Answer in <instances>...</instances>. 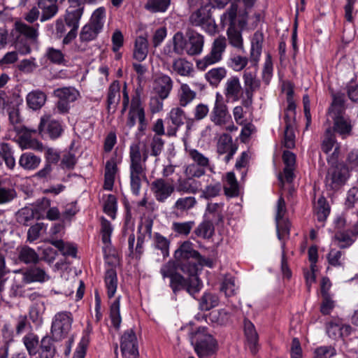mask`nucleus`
<instances>
[{"mask_svg": "<svg viewBox=\"0 0 358 358\" xmlns=\"http://www.w3.org/2000/svg\"><path fill=\"white\" fill-rule=\"evenodd\" d=\"M178 266L174 262L169 261L164 264L160 269L162 277L170 279V287L173 292L176 294L178 292L185 289L192 296L198 293L203 284L196 274L187 273L188 278H185L178 273Z\"/></svg>", "mask_w": 358, "mask_h": 358, "instance_id": "f257e3e1", "label": "nucleus"}, {"mask_svg": "<svg viewBox=\"0 0 358 358\" xmlns=\"http://www.w3.org/2000/svg\"><path fill=\"white\" fill-rule=\"evenodd\" d=\"M130 186L131 189L135 195H138L141 188V184L146 178L145 162L148 158V154L141 152L138 144H132L130 146Z\"/></svg>", "mask_w": 358, "mask_h": 358, "instance_id": "f03ea898", "label": "nucleus"}, {"mask_svg": "<svg viewBox=\"0 0 358 358\" xmlns=\"http://www.w3.org/2000/svg\"><path fill=\"white\" fill-rule=\"evenodd\" d=\"M192 345L200 358H208L213 355L217 349V341L206 327H199L189 334Z\"/></svg>", "mask_w": 358, "mask_h": 358, "instance_id": "7ed1b4c3", "label": "nucleus"}, {"mask_svg": "<svg viewBox=\"0 0 358 358\" xmlns=\"http://www.w3.org/2000/svg\"><path fill=\"white\" fill-rule=\"evenodd\" d=\"M199 252L192 248V244L189 241L184 242L174 253V257L178 266L183 273L196 274L197 264L196 259L199 257Z\"/></svg>", "mask_w": 358, "mask_h": 358, "instance_id": "20e7f679", "label": "nucleus"}, {"mask_svg": "<svg viewBox=\"0 0 358 358\" xmlns=\"http://www.w3.org/2000/svg\"><path fill=\"white\" fill-rule=\"evenodd\" d=\"M73 322L72 314L64 311L57 313L53 317L51 326V335L55 341H61L69 333Z\"/></svg>", "mask_w": 358, "mask_h": 358, "instance_id": "39448f33", "label": "nucleus"}, {"mask_svg": "<svg viewBox=\"0 0 358 358\" xmlns=\"http://www.w3.org/2000/svg\"><path fill=\"white\" fill-rule=\"evenodd\" d=\"M226 47L227 42L224 37L220 36L215 39L210 52L196 62L197 69L200 71H205L208 66L219 62L222 59Z\"/></svg>", "mask_w": 358, "mask_h": 358, "instance_id": "423d86ee", "label": "nucleus"}, {"mask_svg": "<svg viewBox=\"0 0 358 358\" xmlns=\"http://www.w3.org/2000/svg\"><path fill=\"white\" fill-rule=\"evenodd\" d=\"M349 169L343 162L331 165L327 176L326 184L331 189H338L343 186L349 178Z\"/></svg>", "mask_w": 358, "mask_h": 358, "instance_id": "0eeeda50", "label": "nucleus"}, {"mask_svg": "<svg viewBox=\"0 0 358 358\" xmlns=\"http://www.w3.org/2000/svg\"><path fill=\"white\" fill-rule=\"evenodd\" d=\"M53 94L58 99L56 110L59 113L65 114L70 109L69 103L80 97V92L73 87H64L54 90Z\"/></svg>", "mask_w": 358, "mask_h": 358, "instance_id": "6e6552de", "label": "nucleus"}, {"mask_svg": "<svg viewBox=\"0 0 358 358\" xmlns=\"http://www.w3.org/2000/svg\"><path fill=\"white\" fill-rule=\"evenodd\" d=\"M221 21L229 27L238 26L243 29L247 24L248 13L245 9L239 8L236 2H233L221 16Z\"/></svg>", "mask_w": 358, "mask_h": 358, "instance_id": "1a4fd4ad", "label": "nucleus"}, {"mask_svg": "<svg viewBox=\"0 0 358 358\" xmlns=\"http://www.w3.org/2000/svg\"><path fill=\"white\" fill-rule=\"evenodd\" d=\"M14 131L16 133V141L22 149H32L40 152L43 150L42 143L31 138L32 134H35L36 130L29 129L22 125H15Z\"/></svg>", "mask_w": 358, "mask_h": 358, "instance_id": "9d476101", "label": "nucleus"}, {"mask_svg": "<svg viewBox=\"0 0 358 358\" xmlns=\"http://www.w3.org/2000/svg\"><path fill=\"white\" fill-rule=\"evenodd\" d=\"M210 119L215 126L220 127H223L231 122V116L228 106L223 101L222 96L219 92L216 94L214 106L210 114Z\"/></svg>", "mask_w": 358, "mask_h": 358, "instance_id": "9b49d317", "label": "nucleus"}, {"mask_svg": "<svg viewBox=\"0 0 358 358\" xmlns=\"http://www.w3.org/2000/svg\"><path fill=\"white\" fill-rule=\"evenodd\" d=\"M223 94L227 103H235L244 99L243 87L238 76H232L228 78L223 86Z\"/></svg>", "mask_w": 358, "mask_h": 358, "instance_id": "f8f14e48", "label": "nucleus"}, {"mask_svg": "<svg viewBox=\"0 0 358 358\" xmlns=\"http://www.w3.org/2000/svg\"><path fill=\"white\" fill-rule=\"evenodd\" d=\"M120 350L123 358H138V342L133 329L125 331L120 338Z\"/></svg>", "mask_w": 358, "mask_h": 358, "instance_id": "ddd939ff", "label": "nucleus"}, {"mask_svg": "<svg viewBox=\"0 0 358 358\" xmlns=\"http://www.w3.org/2000/svg\"><path fill=\"white\" fill-rule=\"evenodd\" d=\"M243 79L244 82V99L242 100V105L248 108L253 103L254 94L260 89L261 81L255 73L247 71L244 72Z\"/></svg>", "mask_w": 358, "mask_h": 358, "instance_id": "4468645a", "label": "nucleus"}, {"mask_svg": "<svg viewBox=\"0 0 358 358\" xmlns=\"http://www.w3.org/2000/svg\"><path fill=\"white\" fill-rule=\"evenodd\" d=\"M176 187L173 181L159 178L150 184V191L157 201L164 203L175 192Z\"/></svg>", "mask_w": 358, "mask_h": 358, "instance_id": "2eb2a0df", "label": "nucleus"}, {"mask_svg": "<svg viewBox=\"0 0 358 358\" xmlns=\"http://www.w3.org/2000/svg\"><path fill=\"white\" fill-rule=\"evenodd\" d=\"M136 119L139 122V131L144 133L148 126V122L145 120V111L138 96L133 97L131 99L127 125L130 128L133 127L136 124Z\"/></svg>", "mask_w": 358, "mask_h": 358, "instance_id": "dca6fc26", "label": "nucleus"}, {"mask_svg": "<svg viewBox=\"0 0 358 358\" xmlns=\"http://www.w3.org/2000/svg\"><path fill=\"white\" fill-rule=\"evenodd\" d=\"M189 22L194 27H205L210 32H215V24L210 19V15L205 7L201 6L192 12L189 17Z\"/></svg>", "mask_w": 358, "mask_h": 358, "instance_id": "f3484780", "label": "nucleus"}, {"mask_svg": "<svg viewBox=\"0 0 358 358\" xmlns=\"http://www.w3.org/2000/svg\"><path fill=\"white\" fill-rule=\"evenodd\" d=\"M69 3L65 15V22L69 27L78 28L84 11V4L78 0H69Z\"/></svg>", "mask_w": 358, "mask_h": 358, "instance_id": "a211bd4d", "label": "nucleus"}, {"mask_svg": "<svg viewBox=\"0 0 358 358\" xmlns=\"http://www.w3.org/2000/svg\"><path fill=\"white\" fill-rule=\"evenodd\" d=\"M238 147L233 143L231 136L226 133L222 134L217 142V152L219 155L226 154L224 162L228 163L236 153Z\"/></svg>", "mask_w": 358, "mask_h": 358, "instance_id": "6ab92c4d", "label": "nucleus"}, {"mask_svg": "<svg viewBox=\"0 0 358 358\" xmlns=\"http://www.w3.org/2000/svg\"><path fill=\"white\" fill-rule=\"evenodd\" d=\"M168 119L171 124L167 126L166 135L176 136L178 129L184 124L185 113L180 106L173 108L168 114Z\"/></svg>", "mask_w": 358, "mask_h": 358, "instance_id": "aec40b11", "label": "nucleus"}, {"mask_svg": "<svg viewBox=\"0 0 358 358\" xmlns=\"http://www.w3.org/2000/svg\"><path fill=\"white\" fill-rule=\"evenodd\" d=\"M187 37L186 54L192 57L200 55L204 45V37L195 31L188 32Z\"/></svg>", "mask_w": 358, "mask_h": 358, "instance_id": "412c9836", "label": "nucleus"}, {"mask_svg": "<svg viewBox=\"0 0 358 358\" xmlns=\"http://www.w3.org/2000/svg\"><path fill=\"white\" fill-rule=\"evenodd\" d=\"M50 279L45 270L40 266H34L22 272V282L29 284L31 282L43 283Z\"/></svg>", "mask_w": 358, "mask_h": 358, "instance_id": "4be33fe9", "label": "nucleus"}, {"mask_svg": "<svg viewBox=\"0 0 358 358\" xmlns=\"http://www.w3.org/2000/svg\"><path fill=\"white\" fill-rule=\"evenodd\" d=\"M120 101V84L117 80L113 81L109 86L107 93V110L114 113Z\"/></svg>", "mask_w": 358, "mask_h": 358, "instance_id": "5701e85b", "label": "nucleus"}, {"mask_svg": "<svg viewBox=\"0 0 358 358\" xmlns=\"http://www.w3.org/2000/svg\"><path fill=\"white\" fill-rule=\"evenodd\" d=\"M172 88L173 80L167 75H162L155 80L154 90L162 100L169 96Z\"/></svg>", "mask_w": 358, "mask_h": 358, "instance_id": "b1692460", "label": "nucleus"}, {"mask_svg": "<svg viewBox=\"0 0 358 358\" xmlns=\"http://www.w3.org/2000/svg\"><path fill=\"white\" fill-rule=\"evenodd\" d=\"M171 73L182 77H189L194 72L193 64L183 57H177L173 60Z\"/></svg>", "mask_w": 358, "mask_h": 358, "instance_id": "393cba45", "label": "nucleus"}, {"mask_svg": "<svg viewBox=\"0 0 358 358\" xmlns=\"http://www.w3.org/2000/svg\"><path fill=\"white\" fill-rule=\"evenodd\" d=\"M38 131L40 133L45 131L51 138H57L61 135L62 128L58 121L50 120L49 117H43L41 119Z\"/></svg>", "mask_w": 358, "mask_h": 358, "instance_id": "a878e982", "label": "nucleus"}, {"mask_svg": "<svg viewBox=\"0 0 358 358\" xmlns=\"http://www.w3.org/2000/svg\"><path fill=\"white\" fill-rule=\"evenodd\" d=\"M38 24L30 26L22 22L15 23V29L21 37L24 36L30 43H36L38 37Z\"/></svg>", "mask_w": 358, "mask_h": 358, "instance_id": "bb28decb", "label": "nucleus"}, {"mask_svg": "<svg viewBox=\"0 0 358 358\" xmlns=\"http://www.w3.org/2000/svg\"><path fill=\"white\" fill-rule=\"evenodd\" d=\"M333 131L338 134L342 138H346L352 135L353 125L349 118L337 117L333 120Z\"/></svg>", "mask_w": 358, "mask_h": 358, "instance_id": "cd10ccee", "label": "nucleus"}, {"mask_svg": "<svg viewBox=\"0 0 358 358\" xmlns=\"http://www.w3.org/2000/svg\"><path fill=\"white\" fill-rule=\"evenodd\" d=\"M58 0H38V6L41 10V21L53 17L58 12Z\"/></svg>", "mask_w": 358, "mask_h": 358, "instance_id": "c85d7f7f", "label": "nucleus"}, {"mask_svg": "<svg viewBox=\"0 0 358 358\" xmlns=\"http://www.w3.org/2000/svg\"><path fill=\"white\" fill-rule=\"evenodd\" d=\"M333 101L329 109V113L332 119L337 117H344L345 112V95L342 93L332 94Z\"/></svg>", "mask_w": 358, "mask_h": 358, "instance_id": "c756f323", "label": "nucleus"}, {"mask_svg": "<svg viewBox=\"0 0 358 358\" xmlns=\"http://www.w3.org/2000/svg\"><path fill=\"white\" fill-rule=\"evenodd\" d=\"M41 163V158L31 152L22 154L19 159V165L25 171H34Z\"/></svg>", "mask_w": 358, "mask_h": 358, "instance_id": "7c9ffc66", "label": "nucleus"}, {"mask_svg": "<svg viewBox=\"0 0 358 358\" xmlns=\"http://www.w3.org/2000/svg\"><path fill=\"white\" fill-rule=\"evenodd\" d=\"M243 327L245 336L250 351L252 354H255L258 343V334L256 331L255 327L254 324L247 319L244 320Z\"/></svg>", "mask_w": 358, "mask_h": 358, "instance_id": "2f4dec72", "label": "nucleus"}, {"mask_svg": "<svg viewBox=\"0 0 358 358\" xmlns=\"http://www.w3.org/2000/svg\"><path fill=\"white\" fill-rule=\"evenodd\" d=\"M223 189L225 195L227 196L235 197L238 196L240 187L234 173H227L223 182Z\"/></svg>", "mask_w": 358, "mask_h": 358, "instance_id": "473e14b6", "label": "nucleus"}, {"mask_svg": "<svg viewBox=\"0 0 358 358\" xmlns=\"http://www.w3.org/2000/svg\"><path fill=\"white\" fill-rule=\"evenodd\" d=\"M196 96V92L192 90L187 83H182L178 91V99L180 107H186Z\"/></svg>", "mask_w": 358, "mask_h": 358, "instance_id": "72a5a7b5", "label": "nucleus"}, {"mask_svg": "<svg viewBox=\"0 0 358 358\" xmlns=\"http://www.w3.org/2000/svg\"><path fill=\"white\" fill-rule=\"evenodd\" d=\"M117 172V166L116 160L114 158L110 159L106 163L105 167V180H104V188L108 190H111L114 181L115 177Z\"/></svg>", "mask_w": 358, "mask_h": 358, "instance_id": "f704fd0d", "label": "nucleus"}, {"mask_svg": "<svg viewBox=\"0 0 358 358\" xmlns=\"http://www.w3.org/2000/svg\"><path fill=\"white\" fill-rule=\"evenodd\" d=\"M148 53V39L143 36L136 38L133 52V57L138 62L143 61Z\"/></svg>", "mask_w": 358, "mask_h": 358, "instance_id": "c9c22d12", "label": "nucleus"}, {"mask_svg": "<svg viewBox=\"0 0 358 358\" xmlns=\"http://www.w3.org/2000/svg\"><path fill=\"white\" fill-rule=\"evenodd\" d=\"M186 151L194 164L208 169L211 173H215L214 166L210 164L208 157L196 149H186Z\"/></svg>", "mask_w": 358, "mask_h": 358, "instance_id": "e433bc0d", "label": "nucleus"}, {"mask_svg": "<svg viewBox=\"0 0 358 358\" xmlns=\"http://www.w3.org/2000/svg\"><path fill=\"white\" fill-rule=\"evenodd\" d=\"M46 94L40 90H34L27 96V103L32 110L40 109L46 101Z\"/></svg>", "mask_w": 358, "mask_h": 358, "instance_id": "4c0bfd02", "label": "nucleus"}, {"mask_svg": "<svg viewBox=\"0 0 358 358\" xmlns=\"http://www.w3.org/2000/svg\"><path fill=\"white\" fill-rule=\"evenodd\" d=\"M196 182L189 177L179 178L177 180L176 190L184 194H196L199 192Z\"/></svg>", "mask_w": 358, "mask_h": 358, "instance_id": "58836bf2", "label": "nucleus"}, {"mask_svg": "<svg viewBox=\"0 0 358 358\" xmlns=\"http://www.w3.org/2000/svg\"><path fill=\"white\" fill-rule=\"evenodd\" d=\"M227 71L224 67L213 68L205 75V78L213 87H217L227 76Z\"/></svg>", "mask_w": 358, "mask_h": 358, "instance_id": "ea45409f", "label": "nucleus"}, {"mask_svg": "<svg viewBox=\"0 0 358 358\" xmlns=\"http://www.w3.org/2000/svg\"><path fill=\"white\" fill-rule=\"evenodd\" d=\"M263 41V34L261 31H256L254 34L252 40V46L250 51V59L255 63H257L259 61V57L262 53Z\"/></svg>", "mask_w": 358, "mask_h": 358, "instance_id": "a19ab883", "label": "nucleus"}, {"mask_svg": "<svg viewBox=\"0 0 358 358\" xmlns=\"http://www.w3.org/2000/svg\"><path fill=\"white\" fill-rule=\"evenodd\" d=\"M285 129L282 143L287 148L292 149L295 146V135L294 132V122L289 119V115L285 117Z\"/></svg>", "mask_w": 358, "mask_h": 358, "instance_id": "79ce46f5", "label": "nucleus"}, {"mask_svg": "<svg viewBox=\"0 0 358 358\" xmlns=\"http://www.w3.org/2000/svg\"><path fill=\"white\" fill-rule=\"evenodd\" d=\"M18 259L26 264H37L39 256L33 248L25 245L19 249Z\"/></svg>", "mask_w": 358, "mask_h": 358, "instance_id": "37998d69", "label": "nucleus"}, {"mask_svg": "<svg viewBox=\"0 0 358 358\" xmlns=\"http://www.w3.org/2000/svg\"><path fill=\"white\" fill-rule=\"evenodd\" d=\"M205 215L209 218H211L210 221L212 222H222L223 220V203H208Z\"/></svg>", "mask_w": 358, "mask_h": 358, "instance_id": "c03bdc74", "label": "nucleus"}, {"mask_svg": "<svg viewBox=\"0 0 358 358\" xmlns=\"http://www.w3.org/2000/svg\"><path fill=\"white\" fill-rule=\"evenodd\" d=\"M120 297L118 296L110 305L109 315L113 324V326L116 329H119L122 322V318L120 315Z\"/></svg>", "mask_w": 358, "mask_h": 358, "instance_id": "a18cd8bd", "label": "nucleus"}, {"mask_svg": "<svg viewBox=\"0 0 358 358\" xmlns=\"http://www.w3.org/2000/svg\"><path fill=\"white\" fill-rule=\"evenodd\" d=\"M241 28L238 29L237 26L229 27L227 34L229 44L238 49H243V41L241 34Z\"/></svg>", "mask_w": 358, "mask_h": 358, "instance_id": "49530a36", "label": "nucleus"}, {"mask_svg": "<svg viewBox=\"0 0 358 358\" xmlns=\"http://www.w3.org/2000/svg\"><path fill=\"white\" fill-rule=\"evenodd\" d=\"M196 204L197 201L194 196H187L178 198L173 205V208L180 212H187Z\"/></svg>", "mask_w": 358, "mask_h": 358, "instance_id": "de8ad7c7", "label": "nucleus"}, {"mask_svg": "<svg viewBox=\"0 0 358 358\" xmlns=\"http://www.w3.org/2000/svg\"><path fill=\"white\" fill-rule=\"evenodd\" d=\"M349 325H342L336 322H331L327 324V332L330 337L336 338L343 336L344 333L348 335L350 331Z\"/></svg>", "mask_w": 358, "mask_h": 358, "instance_id": "09e8293b", "label": "nucleus"}, {"mask_svg": "<svg viewBox=\"0 0 358 358\" xmlns=\"http://www.w3.org/2000/svg\"><path fill=\"white\" fill-rule=\"evenodd\" d=\"M219 303L218 296L213 293L206 292L199 299V308L201 310H209Z\"/></svg>", "mask_w": 358, "mask_h": 358, "instance_id": "8fccbe9b", "label": "nucleus"}, {"mask_svg": "<svg viewBox=\"0 0 358 358\" xmlns=\"http://www.w3.org/2000/svg\"><path fill=\"white\" fill-rule=\"evenodd\" d=\"M105 283L108 289V296L111 298L115 295L117 286V273L115 269L110 268L106 271Z\"/></svg>", "mask_w": 358, "mask_h": 358, "instance_id": "3c124183", "label": "nucleus"}, {"mask_svg": "<svg viewBox=\"0 0 358 358\" xmlns=\"http://www.w3.org/2000/svg\"><path fill=\"white\" fill-rule=\"evenodd\" d=\"M338 144L336 136L331 127H329L324 134V138L321 143V149L325 154L329 152L335 148Z\"/></svg>", "mask_w": 358, "mask_h": 358, "instance_id": "603ef678", "label": "nucleus"}, {"mask_svg": "<svg viewBox=\"0 0 358 358\" xmlns=\"http://www.w3.org/2000/svg\"><path fill=\"white\" fill-rule=\"evenodd\" d=\"M5 162L8 168L13 169L15 166V160L11 149L7 143L1 145L0 150V166Z\"/></svg>", "mask_w": 358, "mask_h": 358, "instance_id": "864d4df0", "label": "nucleus"}, {"mask_svg": "<svg viewBox=\"0 0 358 358\" xmlns=\"http://www.w3.org/2000/svg\"><path fill=\"white\" fill-rule=\"evenodd\" d=\"M171 43L176 55H183L185 53L186 54V38L181 31H178L173 35Z\"/></svg>", "mask_w": 358, "mask_h": 358, "instance_id": "5fc2aeb1", "label": "nucleus"}, {"mask_svg": "<svg viewBox=\"0 0 358 358\" xmlns=\"http://www.w3.org/2000/svg\"><path fill=\"white\" fill-rule=\"evenodd\" d=\"M329 213L330 207L327 200L323 196L320 197L315 205V215L317 220L319 222L325 221Z\"/></svg>", "mask_w": 358, "mask_h": 358, "instance_id": "6e6d98bb", "label": "nucleus"}, {"mask_svg": "<svg viewBox=\"0 0 358 358\" xmlns=\"http://www.w3.org/2000/svg\"><path fill=\"white\" fill-rule=\"evenodd\" d=\"M55 353L51 338L45 336L42 338L40 345V358H52Z\"/></svg>", "mask_w": 358, "mask_h": 358, "instance_id": "4d7b16f0", "label": "nucleus"}, {"mask_svg": "<svg viewBox=\"0 0 358 358\" xmlns=\"http://www.w3.org/2000/svg\"><path fill=\"white\" fill-rule=\"evenodd\" d=\"M214 226L210 220H204L194 230L195 234L199 237L209 238L214 234Z\"/></svg>", "mask_w": 358, "mask_h": 358, "instance_id": "13d9d810", "label": "nucleus"}, {"mask_svg": "<svg viewBox=\"0 0 358 358\" xmlns=\"http://www.w3.org/2000/svg\"><path fill=\"white\" fill-rule=\"evenodd\" d=\"M153 241L155 248L161 250L163 257H166L169 255L170 241L168 238L159 233H155L153 236Z\"/></svg>", "mask_w": 358, "mask_h": 358, "instance_id": "bf43d9fd", "label": "nucleus"}, {"mask_svg": "<svg viewBox=\"0 0 358 358\" xmlns=\"http://www.w3.org/2000/svg\"><path fill=\"white\" fill-rule=\"evenodd\" d=\"M35 210L31 207H24L19 210L16 213L17 222L24 225H28L29 222L35 217Z\"/></svg>", "mask_w": 358, "mask_h": 358, "instance_id": "052dcab7", "label": "nucleus"}, {"mask_svg": "<svg viewBox=\"0 0 358 358\" xmlns=\"http://www.w3.org/2000/svg\"><path fill=\"white\" fill-rule=\"evenodd\" d=\"M171 0H148L145 8L153 13L164 12L170 5Z\"/></svg>", "mask_w": 358, "mask_h": 358, "instance_id": "680f3d73", "label": "nucleus"}, {"mask_svg": "<svg viewBox=\"0 0 358 358\" xmlns=\"http://www.w3.org/2000/svg\"><path fill=\"white\" fill-rule=\"evenodd\" d=\"M50 243L57 248L62 255L76 257V248L72 244L64 243L62 240H51Z\"/></svg>", "mask_w": 358, "mask_h": 358, "instance_id": "e2e57ef3", "label": "nucleus"}, {"mask_svg": "<svg viewBox=\"0 0 358 358\" xmlns=\"http://www.w3.org/2000/svg\"><path fill=\"white\" fill-rule=\"evenodd\" d=\"M23 343L29 355L32 356L36 354L39 344L38 336L34 333H29L23 338Z\"/></svg>", "mask_w": 358, "mask_h": 358, "instance_id": "0e129e2a", "label": "nucleus"}, {"mask_svg": "<svg viewBox=\"0 0 358 358\" xmlns=\"http://www.w3.org/2000/svg\"><path fill=\"white\" fill-rule=\"evenodd\" d=\"M105 17L106 9L103 7H99L94 11L88 24L101 31Z\"/></svg>", "mask_w": 358, "mask_h": 358, "instance_id": "69168bd1", "label": "nucleus"}, {"mask_svg": "<svg viewBox=\"0 0 358 358\" xmlns=\"http://www.w3.org/2000/svg\"><path fill=\"white\" fill-rule=\"evenodd\" d=\"M208 320L218 325L225 324L229 318L228 313L224 310H215L210 312L208 315Z\"/></svg>", "mask_w": 358, "mask_h": 358, "instance_id": "338daca9", "label": "nucleus"}, {"mask_svg": "<svg viewBox=\"0 0 358 358\" xmlns=\"http://www.w3.org/2000/svg\"><path fill=\"white\" fill-rule=\"evenodd\" d=\"M100 30L90 24H85L80 34V38L81 41L88 42L94 40L98 34L100 33Z\"/></svg>", "mask_w": 358, "mask_h": 358, "instance_id": "774afa93", "label": "nucleus"}]
</instances>
